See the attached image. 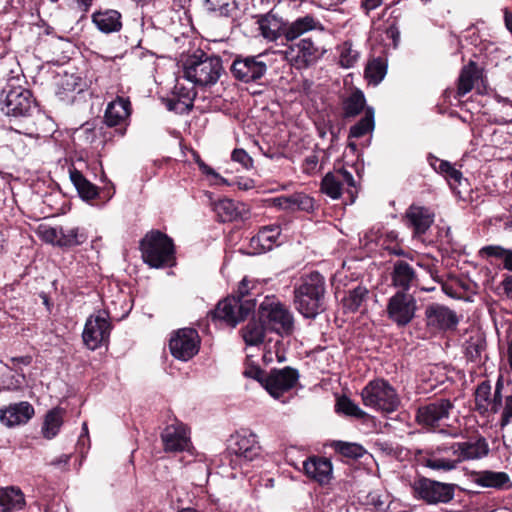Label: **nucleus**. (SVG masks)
Listing matches in <instances>:
<instances>
[{"label": "nucleus", "instance_id": "27", "mask_svg": "<svg viewBox=\"0 0 512 512\" xmlns=\"http://www.w3.org/2000/svg\"><path fill=\"white\" fill-rule=\"evenodd\" d=\"M91 21L104 34L119 32L122 29V15L115 9H99L92 13Z\"/></svg>", "mask_w": 512, "mask_h": 512}, {"label": "nucleus", "instance_id": "32", "mask_svg": "<svg viewBox=\"0 0 512 512\" xmlns=\"http://www.w3.org/2000/svg\"><path fill=\"white\" fill-rule=\"evenodd\" d=\"M203 6L211 14L232 20L237 19L241 13L236 0H203Z\"/></svg>", "mask_w": 512, "mask_h": 512}, {"label": "nucleus", "instance_id": "35", "mask_svg": "<svg viewBox=\"0 0 512 512\" xmlns=\"http://www.w3.org/2000/svg\"><path fill=\"white\" fill-rule=\"evenodd\" d=\"M366 98L362 90L355 89L342 102L343 118L350 119L358 116L366 107Z\"/></svg>", "mask_w": 512, "mask_h": 512}, {"label": "nucleus", "instance_id": "41", "mask_svg": "<svg viewBox=\"0 0 512 512\" xmlns=\"http://www.w3.org/2000/svg\"><path fill=\"white\" fill-rule=\"evenodd\" d=\"M375 112L370 106L366 107L364 116L349 130V138H361L374 130Z\"/></svg>", "mask_w": 512, "mask_h": 512}, {"label": "nucleus", "instance_id": "14", "mask_svg": "<svg viewBox=\"0 0 512 512\" xmlns=\"http://www.w3.org/2000/svg\"><path fill=\"white\" fill-rule=\"evenodd\" d=\"M110 331L111 323L108 320V315L104 311H100L86 320L82 333L83 342L90 350H96L108 343Z\"/></svg>", "mask_w": 512, "mask_h": 512}, {"label": "nucleus", "instance_id": "59", "mask_svg": "<svg viewBox=\"0 0 512 512\" xmlns=\"http://www.w3.org/2000/svg\"><path fill=\"white\" fill-rule=\"evenodd\" d=\"M502 388L503 386H495L494 394L493 396L491 395V404L489 407V411L492 413H497L502 406Z\"/></svg>", "mask_w": 512, "mask_h": 512}, {"label": "nucleus", "instance_id": "2", "mask_svg": "<svg viewBox=\"0 0 512 512\" xmlns=\"http://www.w3.org/2000/svg\"><path fill=\"white\" fill-rule=\"evenodd\" d=\"M255 307L256 299L250 292L249 281L243 278L239 283L237 294L229 295L219 301L209 315L213 322L221 321L234 328L244 321Z\"/></svg>", "mask_w": 512, "mask_h": 512}, {"label": "nucleus", "instance_id": "42", "mask_svg": "<svg viewBox=\"0 0 512 512\" xmlns=\"http://www.w3.org/2000/svg\"><path fill=\"white\" fill-rule=\"evenodd\" d=\"M213 210L223 223L232 222L240 217L237 204L232 199L224 198L218 200L213 204Z\"/></svg>", "mask_w": 512, "mask_h": 512}, {"label": "nucleus", "instance_id": "25", "mask_svg": "<svg viewBox=\"0 0 512 512\" xmlns=\"http://www.w3.org/2000/svg\"><path fill=\"white\" fill-rule=\"evenodd\" d=\"M391 281L398 291H408L417 285V274L415 269L405 260H396L393 262L391 271Z\"/></svg>", "mask_w": 512, "mask_h": 512}, {"label": "nucleus", "instance_id": "37", "mask_svg": "<svg viewBox=\"0 0 512 512\" xmlns=\"http://www.w3.org/2000/svg\"><path fill=\"white\" fill-rule=\"evenodd\" d=\"M387 68L388 62L385 58L376 57L370 60L364 70V77L368 84L379 85L387 74Z\"/></svg>", "mask_w": 512, "mask_h": 512}, {"label": "nucleus", "instance_id": "8", "mask_svg": "<svg viewBox=\"0 0 512 512\" xmlns=\"http://www.w3.org/2000/svg\"><path fill=\"white\" fill-rule=\"evenodd\" d=\"M2 112L14 118L30 117L37 108L32 92L22 86L7 85L2 90Z\"/></svg>", "mask_w": 512, "mask_h": 512}, {"label": "nucleus", "instance_id": "55", "mask_svg": "<svg viewBox=\"0 0 512 512\" xmlns=\"http://www.w3.org/2000/svg\"><path fill=\"white\" fill-rule=\"evenodd\" d=\"M231 159L242 165L245 169H250L253 166V159L251 156L242 148H236L231 153Z\"/></svg>", "mask_w": 512, "mask_h": 512}, {"label": "nucleus", "instance_id": "60", "mask_svg": "<svg viewBox=\"0 0 512 512\" xmlns=\"http://www.w3.org/2000/svg\"><path fill=\"white\" fill-rule=\"evenodd\" d=\"M512 417V395L506 398V405L502 414L500 424L502 427L508 425Z\"/></svg>", "mask_w": 512, "mask_h": 512}, {"label": "nucleus", "instance_id": "45", "mask_svg": "<svg viewBox=\"0 0 512 512\" xmlns=\"http://www.w3.org/2000/svg\"><path fill=\"white\" fill-rule=\"evenodd\" d=\"M329 446L333 448L336 453L350 459H359L366 452L364 447L360 444L341 440L331 441Z\"/></svg>", "mask_w": 512, "mask_h": 512}, {"label": "nucleus", "instance_id": "9", "mask_svg": "<svg viewBox=\"0 0 512 512\" xmlns=\"http://www.w3.org/2000/svg\"><path fill=\"white\" fill-rule=\"evenodd\" d=\"M416 311L415 297L405 291H396L387 301V317L398 328L408 326L415 318Z\"/></svg>", "mask_w": 512, "mask_h": 512}, {"label": "nucleus", "instance_id": "33", "mask_svg": "<svg viewBox=\"0 0 512 512\" xmlns=\"http://www.w3.org/2000/svg\"><path fill=\"white\" fill-rule=\"evenodd\" d=\"M87 239L88 235L84 228L61 226L58 247L61 249H71L82 245Z\"/></svg>", "mask_w": 512, "mask_h": 512}, {"label": "nucleus", "instance_id": "5", "mask_svg": "<svg viewBox=\"0 0 512 512\" xmlns=\"http://www.w3.org/2000/svg\"><path fill=\"white\" fill-rule=\"evenodd\" d=\"M144 263L152 268L175 264V246L172 238L159 230H152L140 241Z\"/></svg>", "mask_w": 512, "mask_h": 512}, {"label": "nucleus", "instance_id": "30", "mask_svg": "<svg viewBox=\"0 0 512 512\" xmlns=\"http://www.w3.org/2000/svg\"><path fill=\"white\" fill-rule=\"evenodd\" d=\"M69 177L82 200L89 202L99 196L98 187L87 180L82 171L76 167L69 168Z\"/></svg>", "mask_w": 512, "mask_h": 512}, {"label": "nucleus", "instance_id": "28", "mask_svg": "<svg viewBox=\"0 0 512 512\" xmlns=\"http://www.w3.org/2000/svg\"><path fill=\"white\" fill-rule=\"evenodd\" d=\"M281 234L279 225L261 227L258 233L250 239V247L254 253L261 254L272 250Z\"/></svg>", "mask_w": 512, "mask_h": 512}, {"label": "nucleus", "instance_id": "12", "mask_svg": "<svg viewBox=\"0 0 512 512\" xmlns=\"http://www.w3.org/2000/svg\"><path fill=\"white\" fill-rule=\"evenodd\" d=\"M361 397L365 406L387 413L397 410L400 404L392 386H364Z\"/></svg>", "mask_w": 512, "mask_h": 512}, {"label": "nucleus", "instance_id": "23", "mask_svg": "<svg viewBox=\"0 0 512 512\" xmlns=\"http://www.w3.org/2000/svg\"><path fill=\"white\" fill-rule=\"evenodd\" d=\"M34 415L33 406L22 401L0 410V422L8 428L26 424Z\"/></svg>", "mask_w": 512, "mask_h": 512}, {"label": "nucleus", "instance_id": "39", "mask_svg": "<svg viewBox=\"0 0 512 512\" xmlns=\"http://www.w3.org/2000/svg\"><path fill=\"white\" fill-rule=\"evenodd\" d=\"M9 362V364H6V367L10 370L9 378L14 381V384L28 382L29 379L26 377L25 369H29L31 366L32 356L24 355L12 357ZM11 384H13V382H11Z\"/></svg>", "mask_w": 512, "mask_h": 512}, {"label": "nucleus", "instance_id": "51", "mask_svg": "<svg viewBox=\"0 0 512 512\" xmlns=\"http://www.w3.org/2000/svg\"><path fill=\"white\" fill-rule=\"evenodd\" d=\"M359 58L358 51L352 48L350 42H344L341 47L339 63L343 68H352L356 64Z\"/></svg>", "mask_w": 512, "mask_h": 512}, {"label": "nucleus", "instance_id": "11", "mask_svg": "<svg viewBox=\"0 0 512 512\" xmlns=\"http://www.w3.org/2000/svg\"><path fill=\"white\" fill-rule=\"evenodd\" d=\"M200 336L194 328H182L173 333L169 341L171 355L180 361H189L200 348Z\"/></svg>", "mask_w": 512, "mask_h": 512}, {"label": "nucleus", "instance_id": "47", "mask_svg": "<svg viewBox=\"0 0 512 512\" xmlns=\"http://www.w3.org/2000/svg\"><path fill=\"white\" fill-rule=\"evenodd\" d=\"M480 253L487 257L503 259L504 268L512 271V251L504 249L501 246L489 245L480 250Z\"/></svg>", "mask_w": 512, "mask_h": 512}, {"label": "nucleus", "instance_id": "7", "mask_svg": "<svg viewBox=\"0 0 512 512\" xmlns=\"http://www.w3.org/2000/svg\"><path fill=\"white\" fill-rule=\"evenodd\" d=\"M268 71L266 55L236 54L230 65V72L233 78L241 83H260Z\"/></svg>", "mask_w": 512, "mask_h": 512}, {"label": "nucleus", "instance_id": "54", "mask_svg": "<svg viewBox=\"0 0 512 512\" xmlns=\"http://www.w3.org/2000/svg\"><path fill=\"white\" fill-rule=\"evenodd\" d=\"M395 10L392 11L391 16L393 21L389 24V26L385 30V35L388 39L392 41V48L397 49L400 44V30L398 27L397 19L398 16H394Z\"/></svg>", "mask_w": 512, "mask_h": 512}, {"label": "nucleus", "instance_id": "31", "mask_svg": "<svg viewBox=\"0 0 512 512\" xmlns=\"http://www.w3.org/2000/svg\"><path fill=\"white\" fill-rule=\"evenodd\" d=\"M25 496L16 487L0 488V512H17L25 506Z\"/></svg>", "mask_w": 512, "mask_h": 512}, {"label": "nucleus", "instance_id": "22", "mask_svg": "<svg viewBox=\"0 0 512 512\" xmlns=\"http://www.w3.org/2000/svg\"><path fill=\"white\" fill-rule=\"evenodd\" d=\"M303 471L308 478L319 485H327L333 478L332 462L325 457L310 456L303 462Z\"/></svg>", "mask_w": 512, "mask_h": 512}, {"label": "nucleus", "instance_id": "63", "mask_svg": "<svg viewBox=\"0 0 512 512\" xmlns=\"http://www.w3.org/2000/svg\"><path fill=\"white\" fill-rule=\"evenodd\" d=\"M384 0H363L362 7L368 11L378 8Z\"/></svg>", "mask_w": 512, "mask_h": 512}, {"label": "nucleus", "instance_id": "19", "mask_svg": "<svg viewBox=\"0 0 512 512\" xmlns=\"http://www.w3.org/2000/svg\"><path fill=\"white\" fill-rule=\"evenodd\" d=\"M452 406V403L448 399H440L419 407L416 414V421L423 427H438L441 420L449 417V411Z\"/></svg>", "mask_w": 512, "mask_h": 512}, {"label": "nucleus", "instance_id": "49", "mask_svg": "<svg viewBox=\"0 0 512 512\" xmlns=\"http://www.w3.org/2000/svg\"><path fill=\"white\" fill-rule=\"evenodd\" d=\"M332 172L335 173V176L340 180L342 186L344 184L347 185V193L350 196V203H353L357 195V190L356 182L352 173L344 167L335 168Z\"/></svg>", "mask_w": 512, "mask_h": 512}, {"label": "nucleus", "instance_id": "34", "mask_svg": "<svg viewBox=\"0 0 512 512\" xmlns=\"http://www.w3.org/2000/svg\"><path fill=\"white\" fill-rule=\"evenodd\" d=\"M296 46L298 52L295 60L303 67H309L322 56V51H320L310 38L300 40Z\"/></svg>", "mask_w": 512, "mask_h": 512}, {"label": "nucleus", "instance_id": "62", "mask_svg": "<svg viewBox=\"0 0 512 512\" xmlns=\"http://www.w3.org/2000/svg\"><path fill=\"white\" fill-rule=\"evenodd\" d=\"M444 177L450 182L453 181L455 183L460 184L461 180L463 179L462 172L454 168L452 165L450 166V169L447 170Z\"/></svg>", "mask_w": 512, "mask_h": 512}, {"label": "nucleus", "instance_id": "44", "mask_svg": "<svg viewBox=\"0 0 512 512\" xmlns=\"http://www.w3.org/2000/svg\"><path fill=\"white\" fill-rule=\"evenodd\" d=\"M268 331L263 323L251 320L242 329L243 339L247 345L253 346L264 342L265 332Z\"/></svg>", "mask_w": 512, "mask_h": 512}, {"label": "nucleus", "instance_id": "48", "mask_svg": "<svg viewBox=\"0 0 512 512\" xmlns=\"http://www.w3.org/2000/svg\"><path fill=\"white\" fill-rule=\"evenodd\" d=\"M486 347V341L482 336L470 337L466 342L465 354L472 362L480 361L481 354Z\"/></svg>", "mask_w": 512, "mask_h": 512}, {"label": "nucleus", "instance_id": "58", "mask_svg": "<svg viewBox=\"0 0 512 512\" xmlns=\"http://www.w3.org/2000/svg\"><path fill=\"white\" fill-rule=\"evenodd\" d=\"M80 81L81 79L79 77H74L73 75L66 77L61 84L63 91L74 92L78 90V92H81Z\"/></svg>", "mask_w": 512, "mask_h": 512}, {"label": "nucleus", "instance_id": "64", "mask_svg": "<svg viewBox=\"0 0 512 512\" xmlns=\"http://www.w3.org/2000/svg\"><path fill=\"white\" fill-rule=\"evenodd\" d=\"M503 12L505 26L512 33V12L507 8H505Z\"/></svg>", "mask_w": 512, "mask_h": 512}, {"label": "nucleus", "instance_id": "40", "mask_svg": "<svg viewBox=\"0 0 512 512\" xmlns=\"http://www.w3.org/2000/svg\"><path fill=\"white\" fill-rule=\"evenodd\" d=\"M64 410L56 407L49 410L44 418L42 425V434L46 439H53L58 433L63 424Z\"/></svg>", "mask_w": 512, "mask_h": 512}, {"label": "nucleus", "instance_id": "29", "mask_svg": "<svg viewBox=\"0 0 512 512\" xmlns=\"http://www.w3.org/2000/svg\"><path fill=\"white\" fill-rule=\"evenodd\" d=\"M320 29L323 30L322 24L315 19L312 15H305L298 17L293 22L288 23L286 21V41H293L311 30Z\"/></svg>", "mask_w": 512, "mask_h": 512}, {"label": "nucleus", "instance_id": "21", "mask_svg": "<svg viewBox=\"0 0 512 512\" xmlns=\"http://www.w3.org/2000/svg\"><path fill=\"white\" fill-rule=\"evenodd\" d=\"M273 207L294 213L302 211L312 213L315 210V200L304 192H295L290 195H281L271 199Z\"/></svg>", "mask_w": 512, "mask_h": 512}, {"label": "nucleus", "instance_id": "18", "mask_svg": "<svg viewBox=\"0 0 512 512\" xmlns=\"http://www.w3.org/2000/svg\"><path fill=\"white\" fill-rule=\"evenodd\" d=\"M254 18L258 25L259 34L265 40L275 42L280 38L285 39L286 21L275 9H271L264 14L255 15Z\"/></svg>", "mask_w": 512, "mask_h": 512}, {"label": "nucleus", "instance_id": "24", "mask_svg": "<svg viewBox=\"0 0 512 512\" xmlns=\"http://www.w3.org/2000/svg\"><path fill=\"white\" fill-rule=\"evenodd\" d=\"M453 454L457 456V461H468L481 459L488 455L489 446L485 438L480 437L476 441H466L454 443L451 448Z\"/></svg>", "mask_w": 512, "mask_h": 512}, {"label": "nucleus", "instance_id": "53", "mask_svg": "<svg viewBox=\"0 0 512 512\" xmlns=\"http://www.w3.org/2000/svg\"><path fill=\"white\" fill-rule=\"evenodd\" d=\"M458 461L439 458L434 455L424 460V465L432 470L451 471L456 468Z\"/></svg>", "mask_w": 512, "mask_h": 512}, {"label": "nucleus", "instance_id": "26", "mask_svg": "<svg viewBox=\"0 0 512 512\" xmlns=\"http://www.w3.org/2000/svg\"><path fill=\"white\" fill-rule=\"evenodd\" d=\"M470 477L474 484L484 488L508 490L512 487V482L506 472L492 470L472 471Z\"/></svg>", "mask_w": 512, "mask_h": 512}, {"label": "nucleus", "instance_id": "6", "mask_svg": "<svg viewBox=\"0 0 512 512\" xmlns=\"http://www.w3.org/2000/svg\"><path fill=\"white\" fill-rule=\"evenodd\" d=\"M410 487L415 499L428 505H438L450 503L454 499L458 485L418 476L410 484Z\"/></svg>", "mask_w": 512, "mask_h": 512}, {"label": "nucleus", "instance_id": "17", "mask_svg": "<svg viewBox=\"0 0 512 512\" xmlns=\"http://www.w3.org/2000/svg\"><path fill=\"white\" fill-rule=\"evenodd\" d=\"M160 436L165 452H183L191 443L187 426L177 418H174V423L166 425Z\"/></svg>", "mask_w": 512, "mask_h": 512}, {"label": "nucleus", "instance_id": "38", "mask_svg": "<svg viewBox=\"0 0 512 512\" xmlns=\"http://www.w3.org/2000/svg\"><path fill=\"white\" fill-rule=\"evenodd\" d=\"M478 78L477 64L474 61H470L465 65L458 77L457 82V97L461 98L469 93L474 87V81Z\"/></svg>", "mask_w": 512, "mask_h": 512}, {"label": "nucleus", "instance_id": "52", "mask_svg": "<svg viewBox=\"0 0 512 512\" xmlns=\"http://www.w3.org/2000/svg\"><path fill=\"white\" fill-rule=\"evenodd\" d=\"M265 391L275 400L280 401L281 403H287L291 398H293L295 392L293 388L295 386H262Z\"/></svg>", "mask_w": 512, "mask_h": 512}, {"label": "nucleus", "instance_id": "61", "mask_svg": "<svg viewBox=\"0 0 512 512\" xmlns=\"http://www.w3.org/2000/svg\"><path fill=\"white\" fill-rule=\"evenodd\" d=\"M195 95H196L195 92L185 90L184 88L180 89L179 96L188 101L187 103L183 102V104L185 105V109L187 111H190L193 108V100H194Z\"/></svg>", "mask_w": 512, "mask_h": 512}, {"label": "nucleus", "instance_id": "56", "mask_svg": "<svg viewBox=\"0 0 512 512\" xmlns=\"http://www.w3.org/2000/svg\"><path fill=\"white\" fill-rule=\"evenodd\" d=\"M60 229L61 226L49 227L43 231L42 238L46 243L52 244L58 247L60 240Z\"/></svg>", "mask_w": 512, "mask_h": 512}, {"label": "nucleus", "instance_id": "57", "mask_svg": "<svg viewBox=\"0 0 512 512\" xmlns=\"http://www.w3.org/2000/svg\"><path fill=\"white\" fill-rule=\"evenodd\" d=\"M437 238L447 244L452 250L455 249L454 240L450 226L438 227Z\"/></svg>", "mask_w": 512, "mask_h": 512}, {"label": "nucleus", "instance_id": "1", "mask_svg": "<svg viewBox=\"0 0 512 512\" xmlns=\"http://www.w3.org/2000/svg\"><path fill=\"white\" fill-rule=\"evenodd\" d=\"M295 309L306 319H315L326 310V281L318 271L302 275L293 287Z\"/></svg>", "mask_w": 512, "mask_h": 512}, {"label": "nucleus", "instance_id": "13", "mask_svg": "<svg viewBox=\"0 0 512 512\" xmlns=\"http://www.w3.org/2000/svg\"><path fill=\"white\" fill-rule=\"evenodd\" d=\"M424 315L427 329L435 334L454 331L459 323L457 313L439 303L429 304L425 308Z\"/></svg>", "mask_w": 512, "mask_h": 512}, {"label": "nucleus", "instance_id": "3", "mask_svg": "<svg viewBox=\"0 0 512 512\" xmlns=\"http://www.w3.org/2000/svg\"><path fill=\"white\" fill-rule=\"evenodd\" d=\"M183 71L184 77L194 84L211 86L219 80L223 72L222 60L219 56L197 50L186 58Z\"/></svg>", "mask_w": 512, "mask_h": 512}, {"label": "nucleus", "instance_id": "15", "mask_svg": "<svg viewBox=\"0 0 512 512\" xmlns=\"http://www.w3.org/2000/svg\"><path fill=\"white\" fill-rule=\"evenodd\" d=\"M403 218L405 225L412 231V238L425 242V235L435 221L434 211L413 203L406 209Z\"/></svg>", "mask_w": 512, "mask_h": 512}, {"label": "nucleus", "instance_id": "50", "mask_svg": "<svg viewBox=\"0 0 512 512\" xmlns=\"http://www.w3.org/2000/svg\"><path fill=\"white\" fill-rule=\"evenodd\" d=\"M475 403L477 410L481 414L489 411L491 404V386H476Z\"/></svg>", "mask_w": 512, "mask_h": 512}, {"label": "nucleus", "instance_id": "20", "mask_svg": "<svg viewBox=\"0 0 512 512\" xmlns=\"http://www.w3.org/2000/svg\"><path fill=\"white\" fill-rule=\"evenodd\" d=\"M229 450L245 461H252L260 455L261 447L256 434L242 430L231 437Z\"/></svg>", "mask_w": 512, "mask_h": 512}, {"label": "nucleus", "instance_id": "46", "mask_svg": "<svg viewBox=\"0 0 512 512\" xmlns=\"http://www.w3.org/2000/svg\"><path fill=\"white\" fill-rule=\"evenodd\" d=\"M321 192L332 199H339L342 195L343 186L340 180L332 171L326 173L321 181Z\"/></svg>", "mask_w": 512, "mask_h": 512}, {"label": "nucleus", "instance_id": "16", "mask_svg": "<svg viewBox=\"0 0 512 512\" xmlns=\"http://www.w3.org/2000/svg\"><path fill=\"white\" fill-rule=\"evenodd\" d=\"M131 114V102L129 98L118 96L115 100L108 103L103 124L107 128H115L114 134L123 137L126 133L128 118Z\"/></svg>", "mask_w": 512, "mask_h": 512}, {"label": "nucleus", "instance_id": "4", "mask_svg": "<svg viewBox=\"0 0 512 512\" xmlns=\"http://www.w3.org/2000/svg\"><path fill=\"white\" fill-rule=\"evenodd\" d=\"M257 315L258 320L269 332L281 337L290 336L295 330L293 313L274 295L264 297L259 304Z\"/></svg>", "mask_w": 512, "mask_h": 512}, {"label": "nucleus", "instance_id": "10", "mask_svg": "<svg viewBox=\"0 0 512 512\" xmlns=\"http://www.w3.org/2000/svg\"><path fill=\"white\" fill-rule=\"evenodd\" d=\"M242 375L252 381H256L259 384H298L299 371L290 366H286L281 369H271L266 374L258 365L246 360Z\"/></svg>", "mask_w": 512, "mask_h": 512}, {"label": "nucleus", "instance_id": "43", "mask_svg": "<svg viewBox=\"0 0 512 512\" xmlns=\"http://www.w3.org/2000/svg\"><path fill=\"white\" fill-rule=\"evenodd\" d=\"M335 412L338 415L356 419H364L367 416V413L346 395L338 396L336 398Z\"/></svg>", "mask_w": 512, "mask_h": 512}, {"label": "nucleus", "instance_id": "36", "mask_svg": "<svg viewBox=\"0 0 512 512\" xmlns=\"http://www.w3.org/2000/svg\"><path fill=\"white\" fill-rule=\"evenodd\" d=\"M369 290L362 285L349 290L341 303L344 313H356L361 305L368 299Z\"/></svg>", "mask_w": 512, "mask_h": 512}]
</instances>
